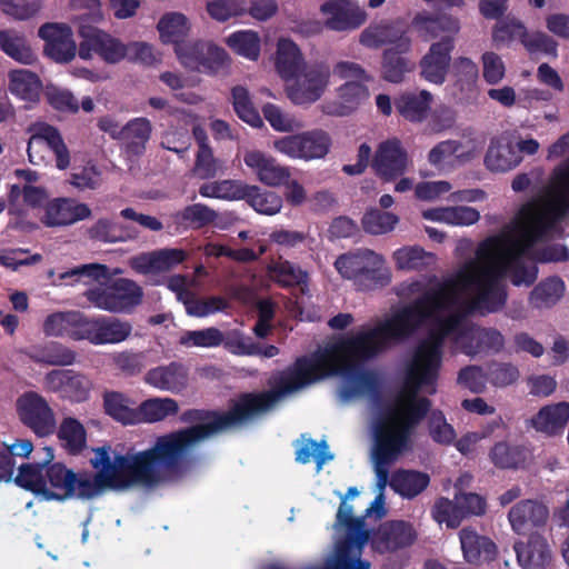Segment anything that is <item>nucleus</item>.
Masks as SVG:
<instances>
[{"mask_svg":"<svg viewBox=\"0 0 569 569\" xmlns=\"http://www.w3.org/2000/svg\"><path fill=\"white\" fill-rule=\"evenodd\" d=\"M396 266L400 270H423L436 262V256L418 246L405 247L393 253Z\"/></svg>","mask_w":569,"mask_h":569,"instance_id":"obj_59","label":"nucleus"},{"mask_svg":"<svg viewBox=\"0 0 569 569\" xmlns=\"http://www.w3.org/2000/svg\"><path fill=\"white\" fill-rule=\"evenodd\" d=\"M411 50L387 48L381 57V77L390 83H400L407 73L413 71L416 64L408 57Z\"/></svg>","mask_w":569,"mask_h":569,"instance_id":"obj_39","label":"nucleus"},{"mask_svg":"<svg viewBox=\"0 0 569 569\" xmlns=\"http://www.w3.org/2000/svg\"><path fill=\"white\" fill-rule=\"evenodd\" d=\"M430 483V477L426 472L417 470L399 469L391 476L389 486L402 498L413 499Z\"/></svg>","mask_w":569,"mask_h":569,"instance_id":"obj_45","label":"nucleus"},{"mask_svg":"<svg viewBox=\"0 0 569 569\" xmlns=\"http://www.w3.org/2000/svg\"><path fill=\"white\" fill-rule=\"evenodd\" d=\"M89 236L97 241L114 243L136 239L138 231L131 226L102 218L89 229Z\"/></svg>","mask_w":569,"mask_h":569,"instance_id":"obj_48","label":"nucleus"},{"mask_svg":"<svg viewBox=\"0 0 569 569\" xmlns=\"http://www.w3.org/2000/svg\"><path fill=\"white\" fill-rule=\"evenodd\" d=\"M38 36L46 41L44 52L53 61L68 63L74 59L79 47L68 26L48 22L39 28Z\"/></svg>","mask_w":569,"mask_h":569,"instance_id":"obj_21","label":"nucleus"},{"mask_svg":"<svg viewBox=\"0 0 569 569\" xmlns=\"http://www.w3.org/2000/svg\"><path fill=\"white\" fill-rule=\"evenodd\" d=\"M549 518L546 505L535 499H523L512 506L508 520L517 535H525L532 528H542Z\"/></svg>","mask_w":569,"mask_h":569,"instance_id":"obj_25","label":"nucleus"},{"mask_svg":"<svg viewBox=\"0 0 569 569\" xmlns=\"http://www.w3.org/2000/svg\"><path fill=\"white\" fill-rule=\"evenodd\" d=\"M134 400L120 391L106 390L102 395L104 413L123 426L139 423L138 407L134 408Z\"/></svg>","mask_w":569,"mask_h":569,"instance_id":"obj_37","label":"nucleus"},{"mask_svg":"<svg viewBox=\"0 0 569 569\" xmlns=\"http://www.w3.org/2000/svg\"><path fill=\"white\" fill-rule=\"evenodd\" d=\"M83 296L96 308L109 312H126L141 303L142 288L127 278L116 279L107 288H90Z\"/></svg>","mask_w":569,"mask_h":569,"instance_id":"obj_8","label":"nucleus"},{"mask_svg":"<svg viewBox=\"0 0 569 569\" xmlns=\"http://www.w3.org/2000/svg\"><path fill=\"white\" fill-rule=\"evenodd\" d=\"M32 359L39 363L66 367L76 362L77 353L60 342L50 341L36 348Z\"/></svg>","mask_w":569,"mask_h":569,"instance_id":"obj_55","label":"nucleus"},{"mask_svg":"<svg viewBox=\"0 0 569 569\" xmlns=\"http://www.w3.org/2000/svg\"><path fill=\"white\" fill-rule=\"evenodd\" d=\"M227 46L239 56L257 60L260 56V38L253 30H239L232 32L226 40Z\"/></svg>","mask_w":569,"mask_h":569,"instance_id":"obj_60","label":"nucleus"},{"mask_svg":"<svg viewBox=\"0 0 569 569\" xmlns=\"http://www.w3.org/2000/svg\"><path fill=\"white\" fill-rule=\"evenodd\" d=\"M359 42L369 49H378L383 46L388 48H402L411 50L412 41L408 30L400 23H379L367 27L359 37Z\"/></svg>","mask_w":569,"mask_h":569,"instance_id":"obj_23","label":"nucleus"},{"mask_svg":"<svg viewBox=\"0 0 569 569\" xmlns=\"http://www.w3.org/2000/svg\"><path fill=\"white\" fill-rule=\"evenodd\" d=\"M320 11L328 16L326 27L338 32L356 30L367 20V12L355 0H327Z\"/></svg>","mask_w":569,"mask_h":569,"instance_id":"obj_20","label":"nucleus"},{"mask_svg":"<svg viewBox=\"0 0 569 569\" xmlns=\"http://www.w3.org/2000/svg\"><path fill=\"white\" fill-rule=\"evenodd\" d=\"M173 217L178 223L186 224L192 229H201L213 223L218 218V213L207 204L193 203L184 207Z\"/></svg>","mask_w":569,"mask_h":569,"instance_id":"obj_61","label":"nucleus"},{"mask_svg":"<svg viewBox=\"0 0 569 569\" xmlns=\"http://www.w3.org/2000/svg\"><path fill=\"white\" fill-rule=\"evenodd\" d=\"M521 159L515 144L492 140L485 156V164L490 171L506 172L517 167Z\"/></svg>","mask_w":569,"mask_h":569,"instance_id":"obj_46","label":"nucleus"},{"mask_svg":"<svg viewBox=\"0 0 569 569\" xmlns=\"http://www.w3.org/2000/svg\"><path fill=\"white\" fill-rule=\"evenodd\" d=\"M31 137L28 141L27 153L32 164H39L42 157L34 150L36 144L44 142L53 152L56 158V167L64 170L70 166L71 157L64 140L57 127L47 122H36L29 127Z\"/></svg>","mask_w":569,"mask_h":569,"instance_id":"obj_15","label":"nucleus"},{"mask_svg":"<svg viewBox=\"0 0 569 569\" xmlns=\"http://www.w3.org/2000/svg\"><path fill=\"white\" fill-rule=\"evenodd\" d=\"M190 411L206 409H188L180 416L181 422L192 426L158 437L152 447L132 456L116 455L108 472H96L91 476L94 497L104 490H126L134 486L156 488L186 467L193 447L210 437L218 435L210 418L203 420L187 419Z\"/></svg>","mask_w":569,"mask_h":569,"instance_id":"obj_1","label":"nucleus"},{"mask_svg":"<svg viewBox=\"0 0 569 569\" xmlns=\"http://www.w3.org/2000/svg\"><path fill=\"white\" fill-rule=\"evenodd\" d=\"M569 421V402L546 405L531 418L536 431L553 437L561 435Z\"/></svg>","mask_w":569,"mask_h":569,"instance_id":"obj_35","label":"nucleus"},{"mask_svg":"<svg viewBox=\"0 0 569 569\" xmlns=\"http://www.w3.org/2000/svg\"><path fill=\"white\" fill-rule=\"evenodd\" d=\"M17 413L23 426L43 438L56 432L54 412L47 400L34 391L24 392L17 400Z\"/></svg>","mask_w":569,"mask_h":569,"instance_id":"obj_13","label":"nucleus"},{"mask_svg":"<svg viewBox=\"0 0 569 569\" xmlns=\"http://www.w3.org/2000/svg\"><path fill=\"white\" fill-rule=\"evenodd\" d=\"M305 62L299 47L290 39H280L277 48L276 68L280 77L291 80L305 70Z\"/></svg>","mask_w":569,"mask_h":569,"instance_id":"obj_42","label":"nucleus"},{"mask_svg":"<svg viewBox=\"0 0 569 569\" xmlns=\"http://www.w3.org/2000/svg\"><path fill=\"white\" fill-rule=\"evenodd\" d=\"M412 27L425 41L445 36H450L455 39V36L460 30V21L458 18L447 13L430 14L422 12L415 16Z\"/></svg>","mask_w":569,"mask_h":569,"instance_id":"obj_29","label":"nucleus"},{"mask_svg":"<svg viewBox=\"0 0 569 569\" xmlns=\"http://www.w3.org/2000/svg\"><path fill=\"white\" fill-rule=\"evenodd\" d=\"M10 92L26 101L34 102L39 99L42 82L37 73L26 70H12L9 73Z\"/></svg>","mask_w":569,"mask_h":569,"instance_id":"obj_49","label":"nucleus"},{"mask_svg":"<svg viewBox=\"0 0 569 569\" xmlns=\"http://www.w3.org/2000/svg\"><path fill=\"white\" fill-rule=\"evenodd\" d=\"M428 415V431L431 439L442 446L452 445L457 435L455 428L448 423L443 412L439 409H430Z\"/></svg>","mask_w":569,"mask_h":569,"instance_id":"obj_63","label":"nucleus"},{"mask_svg":"<svg viewBox=\"0 0 569 569\" xmlns=\"http://www.w3.org/2000/svg\"><path fill=\"white\" fill-rule=\"evenodd\" d=\"M241 200H246L257 212L273 216L282 208V198L274 191L261 190L244 183Z\"/></svg>","mask_w":569,"mask_h":569,"instance_id":"obj_52","label":"nucleus"},{"mask_svg":"<svg viewBox=\"0 0 569 569\" xmlns=\"http://www.w3.org/2000/svg\"><path fill=\"white\" fill-rule=\"evenodd\" d=\"M231 103L236 114L253 128L263 127V120L254 107L250 92L246 87L234 86L231 89Z\"/></svg>","mask_w":569,"mask_h":569,"instance_id":"obj_56","label":"nucleus"},{"mask_svg":"<svg viewBox=\"0 0 569 569\" xmlns=\"http://www.w3.org/2000/svg\"><path fill=\"white\" fill-rule=\"evenodd\" d=\"M565 282L557 276L540 281L531 291L530 300L537 308H550L563 296Z\"/></svg>","mask_w":569,"mask_h":569,"instance_id":"obj_57","label":"nucleus"},{"mask_svg":"<svg viewBox=\"0 0 569 569\" xmlns=\"http://www.w3.org/2000/svg\"><path fill=\"white\" fill-rule=\"evenodd\" d=\"M78 34L81 38L78 54L82 60H89L97 54L106 63L116 64L128 56L124 43L96 27L81 24Z\"/></svg>","mask_w":569,"mask_h":569,"instance_id":"obj_12","label":"nucleus"},{"mask_svg":"<svg viewBox=\"0 0 569 569\" xmlns=\"http://www.w3.org/2000/svg\"><path fill=\"white\" fill-rule=\"evenodd\" d=\"M447 300L443 289H429L375 327L329 343L327 348L340 376L353 375L365 362L377 358L392 345L409 339L435 310L446 306Z\"/></svg>","mask_w":569,"mask_h":569,"instance_id":"obj_2","label":"nucleus"},{"mask_svg":"<svg viewBox=\"0 0 569 569\" xmlns=\"http://www.w3.org/2000/svg\"><path fill=\"white\" fill-rule=\"evenodd\" d=\"M467 274L458 272L456 282L463 289L473 288L475 297L466 305L467 313L472 315L476 311L481 313H493L503 308L507 301L506 286L491 284L477 280L468 282Z\"/></svg>","mask_w":569,"mask_h":569,"instance_id":"obj_17","label":"nucleus"},{"mask_svg":"<svg viewBox=\"0 0 569 569\" xmlns=\"http://www.w3.org/2000/svg\"><path fill=\"white\" fill-rule=\"evenodd\" d=\"M343 377L351 379V383L343 386L340 391V396L343 399H350L358 395H368L375 405L381 403V386L373 372L360 370V367H358L353 375Z\"/></svg>","mask_w":569,"mask_h":569,"instance_id":"obj_40","label":"nucleus"},{"mask_svg":"<svg viewBox=\"0 0 569 569\" xmlns=\"http://www.w3.org/2000/svg\"><path fill=\"white\" fill-rule=\"evenodd\" d=\"M486 499L475 492H459L453 501L440 497L431 508V516L438 523H446L448 528H458L461 521L470 516L486 513Z\"/></svg>","mask_w":569,"mask_h":569,"instance_id":"obj_11","label":"nucleus"},{"mask_svg":"<svg viewBox=\"0 0 569 569\" xmlns=\"http://www.w3.org/2000/svg\"><path fill=\"white\" fill-rule=\"evenodd\" d=\"M467 274L468 282L481 280L491 284L505 286L502 280L511 272V267H507V261L502 258L498 263H491L486 267H480L476 261L467 262L459 271Z\"/></svg>","mask_w":569,"mask_h":569,"instance_id":"obj_54","label":"nucleus"},{"mask_svg":"<svg viewBox=\"0 0 569 569\" xmlns=\"http://www.w3.org/2000/svg\"><path fill=\"white\" fill-rule=\"evenodd\" d=\"M490 462L500 470H525L532 461L528 447L501 440L496 442L488 452Z\"/></svg>","mask_w":569,"mask_h":569,"instance_id":"obj_27","label":"nucleus"},{"mask_svg":"<svg viewBox=\"0 0 569 569\" xmlns=\"http://www.w3.org/2000/svg\"><path fill=\"white\" fill-rule=\"evenodd\" d=\"M366 86L358 81H347L339 88V102L327 106L326 112L333 116H348L368 97Z\"/></svg>","mask_w":569,"mask_h":569,"instance_id":"obj_47","label":"nucleus"},{"mask_svg":"<svg viewBox=\"0 0 569 569\" xmlns=\"http://www.w3.org/2000/svg\"><path fill=\"white\" fill-rule=\"evenodd\" d=\"M487 380L496 388H505L515 383L519 377V369L510 362L492 360L485 365Z\"/></svg>","mask_w":569,"mask_h":569,"instance_id":"obj_64","label":"nucleus"},{"mask_svg":"<svg viewBox=\"0 0 569 569\" xmlns=\"http://www.w3.org/2000/svg\"><path fill=\"white\" fill-rule=\"evenodd\" d=\"M243 161L247 167L254 171L258 179L267 186L278 187L286 183L290 177L287 167L280 166L276 159L259 150L246 152Z\"/></svg>","mask_w":569,"mask_h":569,"instance_id":"obj_30","label":"nucleus"},{"mask_svg":"<svg viewBox=\"0 0 569 569\" xmlns=\"http://www.w3.org/2000/svg\"><path fill=\"white\" fill-rule=\"evenodd\" d=\"M84 315L80 311H64L49 315L43 322V332L47 336L64 337L79 340L82 331Z\"/></svg>","mask_w":569,"mask_h":569,"instance_id":"obj_44","label":"nucleus"},{"mask_svg":"<svg viewBox=\"0 0 569 569\" xmlns=\"http://www.w3.org/2000/svg\"><path fill=\"white\" fill-rule=\"evenodd\" d=\"M46 501L68 499L90 500L94 498L91 475L78 473L62 462L51 461L46 468Z\"/></svg>","mask_w":569,"mask_h":569,"instance_id":"obj_7","label":"nucleus"},{"mask_svg":"<svg viewBox=\"0 0 569 569\" xmlns=\"http://www.w3.org/2000/svg\"><path fill=\"white\" fill-rule=\"evenodd\" d=\"M124 151L129 157H141L152 134V124L148 118L138 117L121 127Z\"/></svg>","mask_w":569,"mask_h":569,"instance_id":"obj_36","label":"nucleus"},{"mask_svg":"<svg viewBox=\"0 0 569 569\" xmlns=\"http://www.w3.org/2000/svg\"><path fill=\"white\" fill-rule=\"evenodd\" d=\"M47 386L56 392H61L73 402L88 400L91 381L82 373L71 369H54L46 375Z\"/></svg>","mask_w":569,"mask_h":569,"instance_id":"obj_24","label":"nucleus"},{"mask_svg":"<svg viewBox=\"0 0 569 569\" xmlns=\"http://www.w3.org/2000/svg\"><path fill=\"white\" fill-rule=\"evenodd\" d=\"M447 338L433 323L427 337L417 345L407 367L406 385L411 390L407 397H418L421 388L436 386Z\"/></svg>","mask_w":569,"mask_h":569,"instance_id":"obj_6","label":"nucleus"},{"mask_svg":"<svg viewBox=\"0 0 569 569\" xmlns=\"http://www.w3.org/2000/svg\"><path fill=\"white\" fill-rule=\"evenodd\" d=\"M553 186L557 191L556 201L552 206L540 207L535 203H528L520 210L519 231L531 239L535 243L547 240L555 229L558 219L569 211L563 209L559 202L560 188L557 182L556 169L553 170Z\"/></svg>","mask_w":569,"mask_h":569,"instance_id":"obj_9","label":"nucleus"},{"mask_svg":"<svg viewBox=\"0 0 569 569\" xmlns=\"http://www.w3.org/2000/svg\"><path fill=\"white\" fill-rule=\"evenodd\" d=\"M335 267L359 291L385 288L391 282V271L385 258L370 249L343 253L336 259Z\"/></svg>","mask_w":569,"mask_h":569,"instance_id":"obj_5","label":"nucleus"},{"mask_svg":"<svg viewBox=\"0 0 569 569\" xmlns=\"http://www.w3.org/2000/svg\"><path fill=\"white\" fill-rule=\"evenodd\" d=\"M90 216L91 209L88 204L60 198L48 203L43 223L48 227L68 226L84 220Z\"/></svg>","mask_w":569,"mask_h":569,"instance_id":"obj_32","label":"nucleus"},{"mask_svg":"<svg viewBox=\"0 0 569 569\" xmlns=\"http://www.w3.org/2000/svg\"><path fill=\"white\" fill-rule=\"evenodd\" d=\"M332 376H340V373L326 346L310 355L298 357L291 366L280 373L271 390L242 392L230 402L227 411L209 409H206V411H190L191 413L187 415V419L203 420L210 418L216 431L221 433L240 427L268 411L286 395Z\"/></svg>","mask_w":569,"mask_h":569,"instance_id":"obj_3","label":"nucleus"},{"mask_svg":"<svg viewBox=\"0 0 569 569\" xmlns=\"http://www.w3.org/2000/svg\"><path fill=\"white\" fill-rule=\"evenodd\" d=\"M174 52L186 69L208 76L217 74L228 60V53L223 48L204 40L178 44Z\"/></svg>","mask_w":569,"mask_h":569,"instance_id":"obj_10","label":"nucleus"},{"mask_svg":"<svg viewBox=\"0 0 569 569\" xmlns=\"http://www.w3.org/2000/svg\"><path fill=\"white\" fill-rule=\"evenodd\" d=\"M330 147L331 138L321 129L282 137L274 141V148L279 152L290 158L305 160L323 158Z\"/></svg>","mask_w":569,"mask_h":569,"instance_id":"obj_14","label":"nucleus"},{"mask_svg":"<svg viewBox=\"0 0 569 569\" xmlns=\"http://www.w3.org/2000/svg\"><path fill=\"white\" fill-rule=\"evenodd\" d=\"M443 289L448 295V300L446 302V306L441 309L435 310L432 316L427 318L421 326L429 319L433 320V323L447 336L456 335L457 338H463L467 336L465 329L462 328L463 321L466 317L469 315L467 313V309L463 310H457L453 311L445 317L436 316L437 312L445 310L451 302L452 297L448 289L445 286H439L436 289Z\"/></svg>","mask_w":569,"mask_h":569,"instance_id":"obj_58","label":"nucleus"},{"mask_svg":"<svg viewBox=\"0 0 569 569\" xmlns=\"http://www.w3.org/2000/svg\"><path fill=\"white\" fill-rule=\"evenodd\" d=\"M329 71L322 66H312L303 70L302 78L287 87V96L295 104H309L322 96L327 87Z\"/></svg>","mask_w":569,"mask_h":569,"instance_id":"obj_22","label":"nucleus"},{"mask_svg":"<svg viewBox=\"0 0 569 569\" xmlns=\"http://www.w3.org/2000/svg\"><path fill=\"white\" fill-rule=\"evenodd\" d=\"M417 540L413 526L405 520L382 522L376 532V543L383 551H397L408 548Z\"/></svg>","mask_w":569,"mask_h":569,"instance_id":"obj_28","label":"nucleus"},{"mask_svg":"<svg viewBox=\"0 0 569 569\" xmlns=\"http://www.w3.org/2000/svg\"><path fill=\"white\" fill-rule=\"evenodd\" d=\"M157 29L161 41L174 44L176 49L178 44L187 42L183 39L190 31V23L183 13L167 12L160 18Z\"/></svg>","mask_w":569,"mask_h":569,"instance_id":"obj_50","label":"nucleus"},{"mask_svg":"<svg viewBox=\"0 0 569 569\" xmlns=\"http://www.w3.org/2000/svg\"><path fill=\"white\" fill-rule=\"evenodd\" d=\"M179 411L177 400L172 398H150L138 406L139 423H154L176 416Z\"/></svg>","mask_w":569,"mask_h":569,"instance_id":"obj_53","label":"nucleus"},{"mask_svg":"<svg viewBox=\"0 0 569 569\" xmlns=\"http://www.w3.org/2000/svg\"><path fill=\"white\" fill-rule=\"evenodd\" d=\"M361 222L366 232L378 236L392 231L399 218L395 213L371 208L363 214Z\"/></svg>","mask_w":569,"mask_h":569,"instance_id":"obj_62","label":"nucleus"},{"mask_svg":"<svg viewBox=\"0 0 569 569\" xmlns=\"http://www.w3.org/2000/svg\"><path fill=\"white\" fill-rule=\"evenodd\" d=\"M452 74L460 99L467 102L473 101L479 93V68L477 63L470 58L459 57L453 61Z\"/></svg>","mask_w":569,"mask_h":569,"instance_id":"obj_38","label":"nucleus"},{"mask_svg":"<svg viewBox=\"0 0 569 569\" xmlns=\"http://www.w3.org/2000/svg\"><path fill=\"white\" fill-rule=\"evenodd\" d=\"M131 331L132 326L128 321L114 317L88 318L84 316L82 331L77 337L94 346L113 345L124 341Z\"/></svg>","mask_w":569,"mask_h":569,"instance_id":"obj_16","label":"nucleus"},{"mask_svg":"<svg viewBox=\"0 0 569 569\" xmlns=\"http://www.w3.org/2000/svg\"><path fill=\"white\" fill-rule=\"evenodd\" d=\"M0 50L22 64H32L37 60L26 34L13 28L0 30Z\"/></svg>","mask_w":569,"mask_h":569,"instance_id":"obj_41","label":"nucleus"},{"mask_svg":"<svg viewBox=\"0 0 569 569\" xmlns=\"http://www.w3.org/2000/svg\"><path fill=\"white\" fill-rule=\"evenodd\" d=\"M42 450L44 451L42 461L28 462L19 466L14 482L20 488L36 496H41L44 500L47 492L46 468L47 465L53 461L54 453L49 447H44Z\"/></svg>","mask_w":569,"mask_h":569,"instance_id":"obj_31","label":"nucleus"},{"mask_svg":"<svg viewBox=\"0 0 569 569\" xmlns=\"http://www.w3.org/2000/svg\"><path fill=\"white\" fill-rule=\"evenodd\" d=\"M57 436L69 455L77 456L87 447V430L73 417L62 419L57 430Z\"/></svg>","mask_w":569,"mask_h":569,"instance_id":"obj_51","label":"nucleus"},{"mask_svg":"<svg viewBox=\"0 0 569 569\" xmlns=\"http://www.w3.org/2000/svg\"><path fill=\"white\" fill-rule=\"evenodd\" d=\"M459 538L463 558L468 563H478L482 555L491 560L497 553L495 542L488 537L478 535L473 529H461Z\"/></svg>","mask_w":569,"mask_h":569,"instance_id":"obj_43","label":"nucleus"},{"mask_svg":"<svg viewBox=\"0 0 569 569\" xmlns=\"http://www.w3.org/2000/svg\"><path fill=\"white\" fill-rule=\"evenodd\" d=\"M371 167L385 182L402 177L408 167V153L398 139L381 142L373 156Z\"/></svg>","mask_w":569,"mask_h":569,"instance_id":"obj_18","label":"nucleus"},{"mask_svg":"<svg viewBox=\"0 0 569 569\" xmlns=\"http://www.w3.org/2000/svg\"><path fill=\"white\" fill-rule=\"evenodd\" d=\"M453 49L455 39L450 36H445L433 42L419 62L420 77L437 86L445 83Z\"/></svg>","mask_w":569,"mask_h":569,"instance_id":"obj_19","label":"nucleus"},{"mask_svg":"<svg viewBox=\"0 0 569 569\" xmlns=\"http://www.w3.org/2000/svg\"><path fill=\"white\" fill-rule=\"evenodd\" d=\"M513 550L522 569H547L552 561L550 546L538 532L530 533L527 541L515 542Z\"/></svg>","mask_w":569,"mask_h":569,"instance_id":"obj_26","label":"nucleus"},{"mask_svg":"<svg viewBox=\"0 0 569 569\" xmlns=\"http://www.w3.org/2000/svg\"><path fill=\"white\" fill-rule=\"evenodd\" d=\"M431 405L427 397H406L380 410L373 426L372 450L379 492L383 493L390 482L388 467L409 448L416 428L427 417Z\"/></svg>","mask_w":569,"mask_h":569,"instance_id":"obj_4","label":"nucleus"},{"mask_svg":"<svg viewBox=\"0 0 569 569\" xmlns=\"http://www.w3.org/2000/svg\"><path fill=\"white\" fill-rule=\"evenodd\" d=\"M144 382L159 390L180 392L188 385V369L184 365L172 361L148 370Z\"/></svg>","mask_w":569,"mask_h":569,"instance_id":"obj_33","label":"nucleus"},{"mask_svg":"<svg viewBox=\"0 0 569 569\" xmlns=\"http://www.w3.org/2000/svg\"><path fill=\"white\" fill-rule=\"evenodd\" d=\"M432 100V94L427 90L402 92L395 98L393 107L406 121L421 123L429 117Z\"/></svg>","mask_w":569,"mask_h":569,"instance_id":"obj_34","label":"nucleus"}]
</instances>
